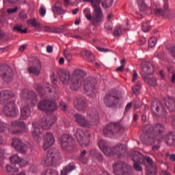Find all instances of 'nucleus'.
<instances>
[{
	"label": "nucleus",
	"mask_w": 175,
	"mask_h": 175,
	"mask_svg": "<svg viewBox=\"0 0 175 175\" xmlns=\"http://www.w3.org/2000/svg\"><path fill=\"white\" fill-rule=\"evenodd\" d=\"M145 159L149 165V167L147 168V172L148 175H157L158 173V168L157 167V164L154 163V161L150 157H146Z\"/></svg>",
	"instance_id": "23"
},
{
	"label": "nucleus",
	"mask_w": 175,
	"mask_h": 175,
	"mask_svg": "<svg viewBox=\"0 0 175 175\" xmlns=\"http://www.w3.org/2000/svg\"><path fill=\"white\" fill-rule=\"evenodd\" d=\"M11 125L12 126H18V128H21L22 131H25L27 129V125L25 122H21L20 120H14L11 122Z\"/></svg>",
	"instance_id": "39"
},
{
	"label": "nucleus",
	"mask_w": 175,
	"mask_h": 175,
	"mask_svg": "<svg viewBox=\"0 0 175 175\" xmlns=\"http://www.w3.org/2000/svg\"><path fill=\"white\" fill-rule=\"evenodd\" d=\"M144 131H150L156 135L157 142H162L165 139L163 133H165V126L162 124L157 123L152 126L151 124H147L145 126Z\"/></svg>",
	"instance_id": "2"
},
{
	"label": "nucleus",
	"mask_w": 175,
	"mask_h": 175,
	"mask_svg": "<svg viewBox=\"0 0 175 175\" xmlns=\"http://www.w3.org/2000/svg\"><path fill=\"white\" fill-rule=\"evenodd\" d=\"M137 3L139 12H146L147 10V5L144 3V0H137Z\"/></svg>",
	"instance_id": "43"
},
{
	"label": "nucleus",
	"mask_w": 175,
	"mask_h": 175,
	"mask_svg": "<svg viewBox=\"0 0 175 175\" xmlns=\"http://www.w3.org/2000/svg\"><path fill=\"white\" fill-rule=\"evenodd\" d=\"M52 10L54 13H57V14L65 13V10L62 9V4L59 1L55 3V5L52 8Z\"/></svg>",
	"instance_id": "37"
},
{
	"label": "nucleus",
	"mask_w": 175,
	"mask_h": 175,
	"mask_svg": "<svg viewBox=\"0 0 175 175\" xmlns=\"http://www.w3.org/2000/svg\"><path fill=\"white\" fill-rule=\"evenodd\" d=\"M57 118L54 115H46L41 118L40 121V126L44 131H49L53 126V124H55Z\"/></svg>",
	"instance_id": "11"
},
{
	"label": "nucleus",
	"mask_w": 175,
	"mask_h": 175,
	"mask_svg": "<svg viewBox=\"0 0 175 175\" xmlns=\"http://www.w3.org/2000/svg\"><path fill=\"white\" fill-rule=\"evenodd\" d=\"M39 12L40 16H41V17H44V16L46 15V8H44V7H41Z\"/></svg>",
	"instance_id": "61"
},
{
	"label": "nucleus",
	"mask_w": 175,
	"mask_h": 175,
	"mask_svg": "<svg viewBox=\"0 0 175 175\" xmlns=\"http://www.w3.org/2000/svg\"><path fill=\"white\" fill-rule=\"evenodd\" d=\"M133 167H134L135 170H136L137 172H142V170H143V167H142V166H140V165H139V163H134Z\"/></svg>",
	"instance_id": "58"
},
{
	"label": "nucleus",
	"mask_w": 175,
	"mask_h": 175,
	"mask_svg": "<svg viewBox=\"0 0 175 175\" xmlns=\"http://www.w3.org/2000/svg\"><path fill=\"white\" fill-rule=\"evenodd\" d=\"M142 29L144 32H148L151 29L150 22L144 23L142 25Z\"/></svg>",
	"instance_id": "48"
},
{
	"label": "nucleus",
	"mask_w": 175,
	"mask_h": 175,
	"mask_svg": "<svg viewBox=\"0 0 175 175\" xmlns=\"http://www.w3.org/2000/svg\"><path fill=\"white\" fill-rule=\"evenodd\" d=\"M6 170L8 173H14L15 170L12 165H7L6 166Z\"/></svg>",
	"instance_id": "63"
},
{
	"label": "nucleus",
	"mask_w": 175,
	"mask_h": 175,
	"mask_svg": "<svg viewBox=\"0 0 175 175\" xmlns=\"http://www.w3.org/2000/svg\"><path fill=\"white\" fill-rule=\"evenodd\" d=\"M82 53L88 57L89 58V61H94L95 57H94V55H92V53L90 51H84L82 52Z\"/></svg>",
	"instance_id": "47"
},
{
	"label": "nucleus",
	"mask_w": 175,
	"mask_h": 175,
	"mask_svg": "<svg viewBox=\"0 0 175 175\" xmlns=\"http://www.w3.org/2000/svg\"><path fill=\"white\" fill-rule=\"evenodd\" d=\"M75 137L80 144V146L87 147V146H90V139L84 138L85 133L81 129H77L75 133Z\"/></svg>",
	"instance_id": "18"
},
{
	"label": "nucleus",
	"mask_w": 175,
	"mask_h": 175,
	"mask_svg": "<svg viewBox=\"0 0 175 175\" xmlns=\"http://www.w3.org/2000/svg\"><path fill=\"white\" fill-rule=\"evenodd\" d=\"M133 75H132V80L131 81L133 83H135V81H136V80H137V77H139V75H137V72H136L135 70H133Z\"/></svg>",
	"instance_id": "59"
},
{
	"label": "nucleus",
	"mask_w": 175,
	"mask_h": 175,
	"mask_svg": "<svg viewBox=\"0 0 175 175\" xmlns=\"http://www.w3.org/2000/svg\"><path fill=\"white\" fill-rule=\"evenodd\" d=\"M164 102L165 104V106L169 109L170 110L175 111V100L174 98H172L170 97H167L164 99Z\"/></svg>",
	"instance_id": "35"
},
{
	"label": "nucleus",
	"mask_w": 175,
	"mask_h": 175,
	"mask_svg": "<svg viewBox=\"0 0 175 175\" xmlns=\"http://www.w3.org/2000/svg\"><path fill=\"white\" fill-rule=\"evenodd\" d=\"M142 75H152L154 73V67L148 62H144L142 64Z\"/></svg>",
	"instance_id": "31"
},
{
	"label": "nucleus",
	"mask_w": 175,
	"mask_h": 175,
	"mask_svg": "<svg viewBox=\"0 0 175 175\" xmlns=\"http://www.w3.org/2000/svg\"><path fill=\"white\" fill-rule=\"evenodd\" d=\"M87 119L90 128L99 124V114H98L96 109H89L87 113Z\"/></svg>",
	"instance_id": "13"
},
{
	"label": "nucleus",
	"mask_w": 175,
	"mask_h": 175,
	"mask_svg": "<svg viewBox=\"0 0 175 175\" xmlns=\"http://www.w3.org/2000/svg\"><path fill=\"white\" fill-rule=\"evenodd\" d=\"M27 70L30 75H34V76H39L40 75V68L31 66L27 68Z\"/></svg>",
	"instance_id": "41"
},
{
	"label": "nucleus",
	"mask_w": 175,
	"mask_h": 175,
	"mask_svg": "<svg viewBox=\"0 0 175 175\" xmlns=\"http://www.w3.org/2000/svg\"><path fill=\"white\" fill-rule=\"evenodd\" d=\"M119 101L120 98L117 96V94L113 92H109L104 97V103L107 107H114Z\"/></svg>",
	"instance_id": "12"
},
{
	"label": "nucleus",
	"mask_w": 175,
	"mask_h": 175,
	"mask_svg": "<svg viewBox=\"0 0 175 175\" xmlns=\"http://www.w3.org/2000/svg\"><path fill=\"white\" fill-rule=\"evenodd\" d=\"M31 116V109L29 106H25L21 108V118L27 120Z\"/></svg>",
	"instance_id": "33"
},
{
	"label": "nucleus",
	"mask_w": 175,
	"mask_h": 175,
	"mask_svg": "<svg viewBox=\"0 0 175 175\" xmlns=\"http://www.w3.org/2000/svg\"><path fill=\"white\" fill-rule=\"evenodd\" d=\"M59 161V154L56 149H50L44 159V166H53Z\"/></svg>",
	"instance_id": "5"
},
{
	"label": "nucleus",
	"mask_w": 175,
	"mask_h": 175,
	"mask_svg": "<svg viewBox=\"0 0 175 175\" xmlns=\"http://www.w3.org/2000/svg\"><path fill=\"white\" fill-rule=\"evenodd\" d=\"M42 31H44V32H51L52 33H56L57 32V29L55 28L48 26H44L42 28Z\"/></svg>",
	"instance_id": "49"
},
{
	"label": "nucleus",
	"mask_w": 175,
	"mask_h": 175,
	"mask_svg": "<svg viewBox=\"0 0 175 175\" xmlns=\"http://www.w3.org/2000/svg\"><path fill=\"white\" fill-rule=\"evenodd\" d=\"M38 110L41 111H45V113H50L51 111H55L57 110V103L49 100H41L38 105Z\"/></svg>",
	"instance_id": "7"
},
{
	"label": "nucleus",
	"mask_w": 175,
	"mask_h": 175,
	"mask_svg": "<svg viewBox=\"0 0 175 175\" xmlns=\"http://www.w3.org/2000/svg\"><path fill=\"white\" fill-rule=\"evenodd\" d=\"M74 120L75 122H77V124L79 125V126H84L85 128H90L88 119L87 120L85 118V116H84V115L77 113L74 115Z\"/></svg>",
	"instance_id": "24"
},
{
	"label": "nucleus",
	"mask_w": 175,
	"mask_h": 175,
	"mask_svg": "<svg viewBox=\"0 0 175 175\" xmlns=\"http://www.w3.org/2000/svg\"><path fill=\"white\" fill-rule=\"evenodd\" d=\"M12 144L16 151L21 152V154H26L27 151H28V146L18 138H14Z\"/></svg>",
	"instance_id": "17"
},
{
	"label": "nucleus",
	"mask_w": 175,
	"mask_h": 175,
	"mask_svg": "<svg viewBox=\"0 0 175 175\" xmlns=\"http://www.w3.org/2000/svg\"><path fill=\"white\" fill-rule=\"evenodd\" d=\"M83 14L89 21L92 20V16L91 15V10L90 8H85L83 10Z\"/></svg>",
	"instance_id": "46"
},
{
	"label": "nucleus",
	"mask_w": 175,
	"mask_h": 175,
	"mask_svg": "<svg viewBox=\"0 0 175 175\" xmlns=\"http://www.w3.org/2000/svg\"><path fill=\"white\" fill-rule=\"evenodd\" d=\"M143 157L144 156L140 152L137 151L132 153V160L137 163H143V161H144Z\"/></svg>",
	"instance_id": "34"
},
{
	"label": "nucleus",
	"mask_w": 175,
	"mask_h": 175,
	"mask_svg": "<svg viewBox=\"0 0 175 175\" xmlns=\"http://www.w3.org/2000/svg\"><path fill=\"white\" fill-rule=\"evenodd\" d=\"M113 0H83V2H90L93 9L99 6L100 5V2L103 8H104V9H107V8H110V6L113 5Z\"/></svg>",
	"instance_id": "19"
},
{
	"label": "nucleus",
	"mask_w": 175,
	"mask_h": 175,
	"mask_svg": "<svg viewBox=\"0 0 175 175\" xmlns=\"http://www.w3.org/2000/svg\"><path fill=\"white\" fill-rule=\"evenodd\" d=\"M64 55L68 62L72 61V53H70V52L68 51L66 49H64Z\"/></svg>",
	"instance_id": "51"
},
{
	"label": "nucleus",
	"mask_w": 175,
	"mask_h": 175,
	"mask_svg": "<svg viewBox=\"0 0 175 175\" xmlns=\"http://www.w3.org/2000/svg\"><path fill=\"white\" fill-rule=\"evenodd\" d=\"M103 12H102V8L100 5L95 7L93 12V17L92 18V23L94 27H100L103 23Z\"/></svg>",
	"instance_id": "6"
},
{
	"label": "nucleus",
	"mask_w": 175,
	"mask_h": 175,
	"mask_svg": "<svg viewBox=\"0 0 175 175\" xmlns=\"http://www.w3.org/2000/svg\"><path fill=\"white\" fill-rule=\"evenodd\" d=\"M86 74L81 69H75L72 74L71 82H70V89L72 91H77L83 84L84 81V78Z\"/></svg>",
	"instance_id": "1"
},
{
	"label": "nucleus",
	"mask_w": 175,
	"mask_h": 175,
	"mask_svg": "<svg viewBox=\"0 0 175 175\" xmlns=\"http://www.w3.org/2000/svg\"><path fill=\"white\" fill-rule=\"evenodd\" d=\"M14 98V93L10 90H3L0 92V105H3L6 100Z\"/></svg>",
	"instance_id": "28"
},
{
	"label": "nucleus",
	"mask_w": 175,
	"mask_h": 175,
	"mask_svg": "<svg viewBox=\"0 0 175 175\" xmlns=\"http://www.w3.org/2000/svg\"><path fill=\"white\" fill-rule=\"evenodd\" d=\"M124 128L120 123H109L103 129V135L105 137H113L114 135L122 131Z\"/></svg>",
	"instance_id": "4"
},
{
	"label": "nucleus",
	"mask_w": 175,
	"mask_h": 175,
	"mask_svg": "<svg viewBox=\"0 0 175 175\" xmlns=\"http://www.w3.org/2000/svg\"><path fill=\"white\" fill-rule=\"evenodd\" d=\"M12 165H18L20 167H24L28 163L27 160L21 159L18 154H14L10 158Z\"/></svg>",
	"instance_id": "27"
},
{
	"label": "nucleus",
	"mask_w": 175,
	"mask_h": 175,
	"mask_svg": "<svg viewBox=\"0 0 175 175\" xmlns=\"http://www.w3.org/2000/svg\"><path fill=\"white\" fill-rule=\"evenodd\" d=\"M28 25H31V27H34V28H39L40 26V23L39 22H36V19H28L27 21Z\"/></svg>",
	"instance_id": "44"
},
{
	"label": "nucleus",
	"mask_w": 175,
	"mask_h": 175,
	"mask_svg": "<svg viewBox=\"0 0 175 175\" xmlns=\"http://www.w3.org/2000/svg\"><path fill=\"white\" fill-rule=\"evenodd\" d=\"M62 148L63 150H70L75 146V141L73 137L68 134H64L59 139Z\"/></svg>",
	"instance_id": "15"
},
{
	"label": "nucleus",
	"mask_w": 175,
	"mask_h": 175,
	"mask_svg": "<svg viewBox=\"0 0 175 175\" xmlns=\"http://www.w3.org/2000/svg\"><path fill=\"white\" fill-rule=\"evenodd\" d=\"M98 144L100 150H101L107 157H110V154H111V148L107 146V142L105 139H101L98 142Z\"/></svg>",
	"instance_id": "29"
},
{
	"label": "nucleus",
	"mask_w": 175,
	"mask_h": 175,
	"mask_svg": "<svg viewBox=\"0 0 175 175\" xmlns=\"http://www.w3.org/2000/svg\"><path fill=\"white\" fill-rule=\"evenodd\" d=\"M8 129V124L5 123H0V133L5 132Z\"/></svg>",
	"instance_id": "60"
},
{
	"label": "nucleus",
	"mask_w": 175,
	"mask_h": 175,
	"mask_svg": "<svg viewBox=\"0 0 175 175\" xmlns=\"http://www.w3.org/2000/svg\"><path fill=\"white\" fill-rule=\"evenodd\" d=\"M87 154V151L86 150H82L81 152L80 156H79V160L83 162V159L84 158V157H85Z\"/></svg>",
	"instance_id": "64"
},
{
	"label": "nucleus",
	"mask_w": 175,
	"mask_h": 175,
	"mask_svg": "<svg viewBox=\"0 0 175 175\" xmlns=\"http://www.w3.org/2000/svg\"><path fill=\"white\" fill-rule=\"evenodd\" d=\"M157 39L155 37H151L149 40H148V46L149 47H151L152 49L154 48L155 46H157Z\"/></svg>",
	"instance_id": "45"
},
{
	"label": "nucleus",
	"mask_w": 175,
	"mask_h": 175,
	"mask_svg": "<svg viewBox=\"0 0 175 175\" xmlns=\"http://www.w3.org/2000/svg\"><path fill=\"white\" fill-rule=\"evenodd\" d=\"M20 96L22 99H31L33 102H38V95L35 92L24 90L21 91Z\"/></svg>",
	"instance_id": "25"
},
{
	"label": "nucleus",
	"mask_w": 175,
	"mask_h": 175,
	"mask_svg": "<svg viewBox=\"0 0 175 175\" xmlns=\"http://www.w3.org/2000/svg\"><path fill=\"white\" fill-rule=\"evenodd\" d=\"M145 134H143L141 137L142 142L144 144L147 146H152L155 144V140H157V135L149 130H144Z\"/></svg>",
	"instance_id": "16"
},
{
	"label": "nucleus",
	"mask_w": 175,
	"mask_h": 175,
	"mask_svg": "<svg viewBox=\"0 0 175 175\" xmlns=\"http://www.w3.org/2000/svg\"><path fill=\"white\" fill-rule=\"evenodd\" d=\"M59 109L63 111H66V110H68V105H66L64 101H62L59 103Z\"/></svg>",
	"instance_id": "54"
},
{
	"label": "nucleus",
	"mask_w": 175,
	"mask_h": 175,
	"mask_svg": "<svg viewBox=\"0 0 175 175\" xmlns=\"http://www.w3.org/2000/svg\"><path fill=\"white\" fill-rule=\"evenodd\" d=\"M165 142L167 144V146H173L174 144L175 135L173 134V132L170 131L167 133L165 136Z\"/></svg>",
	"instance_id": "36"
},
{
	"label": "nucleus",
	"mask_w": 175,
	"mask_h": 175,
	"mask_svg": "<svg viewBox=\"0 0 175 175\" xmlns=\"http://www.w3.org/2000/svg\"><path fill=\"white\" fill-rule=\"evenodd\" d=\"M18 16L21 20H27L28 18V15L25 12H20Z\"/></svg>",
	"instance_id": "62"
},
{
	"label": "nucleus",
	"mask_w": 175,
	"mask_h": 175,
	"mask_svg": "<svg viewBox=\"0 0 175 175\" xmlns=\"http://www.w3.org/2000/svg\"><path fill=\"white\" fill-rule=\"evenodd\" d=\"M12 31H14V32H17L18 33H27L28 29L27 27L23 29V25L16 24L13 27Z\"/></svg>",
	"instance_id": "40"
},
{
	"label": "nucleus",
	"mask_w": 175,
	"mask_h": 175,
	"mask_svg": "<svg viewBox=\"0 0 175 175\" xmlns=\"http://www.w3.org/2000/svg\"><path fill=\"white\" fill-rule=\"evenodd\" d=\"M125 152H126V146L122 144H119L111 148L110 157L111 155H118V157H120V155H122Z\"/></svg>",
	"instance_id": "26"
},
{
	"label": "nucleus",
	"mask_w": 175,
	"mask_h": 175,
	"mask_svg": "<svg viewBox=\"0 0 175 175\" xmlns=\"http://www.w3.org/2000/svg\"><path fill=\"white\" fill-rule=\"evenodd\" d=\"M3 111L10 117H16L18 116V107L16 105V101H10L3 107Z\"/></svg>",
	"instance_id": "9"
},
{
	"label": "nucleus",
	"mask_w": 175,
	"mask_h": 175,
	"mask_svg": "<svg viewBox=\"0 0 175 175\" xmlns=\"http://www.w3.org/2000/svg\"><path fill=\"white\" fill-rule=\"evenodd\" d=\"M59 79L63 84H69L70 81V72L65 69H59L57 72Z\"/></svg>",
	"instance_id": "21"
},
{
	"label": "nucleus",
	"mask_w": 175,
	"mask_h": 175,
	"mask_svg": "<svg viewBox=\"0 0 175 175\" xmlns=\"http://www.w3.org/2000/svg\"><path fill=\"white\" fill-rule=\"evenodd\" d=\"M141 86L142 85L140 83H138L137 85L133 86L132 90L135 95H139V91H140Z\"/></svg>",
	"instance_id": "50"
},
{
	"label": "nucleus",
	"mask_w": 175,
	"mask_h": 175,
	"mask_svg": "<svg viewBox=\"0 0 175 175\" xmlns=\"http://www.w3.org/2000/svg\"><path fill=\"white\" fill-rule=\"evenodd\" d=\"M8 1L12 5L14 3H25V0H8Z\"/></svg>",
	"instance_id": "57"
},
{
	"label": "nucleus",
	"mask_w": 175,
	"mask_h": 175,
	"mask_svg": "<svg viewBox=\"0 0 175 175\" xmlns=\"http://www.w3.org/2000/svg\"><path fill=\"white\" fill-rule=\"evenodd\" d=\"M55 143V138L51 133H46L44 137L43 148L44 150L50 148Z\"/></svg>",
	"instance_id": "22"
},
{
	"label": "nucleus",
	"mask_w": 175,
	"mask_h": 175,
	"mask_svg": "<svg viewBox=\"0 0 175 175\" xmlns=\"http://www.w3.org/2000/svg\"><path fill=\"white\" fill-rule=\"evenodd\" d=\"M83 90L88 96H95L96 95V83L95 79H88L85 81Z\"/></svg>",
	"instance_id": "8"
},
{
	"label": "nucleus",
	"mask_w": 175,
	"mask_h": 175,
	"mask_svg": "<svg viewBox=\"0 0 175 175\" xmlns=\"http://www.w3.org/2000/svg\"><path fill=\"white\" fill-rule=\"evenodd\" d=\"M105 28L107 31H111L113 29V23L110 21H107L105 23Z\"/></svg>",
	"instance_id": "52"
},
{
	"label": "nucleus",
	"mask_w": 175,
	"mask_h": 175,
	"mask_svg": "<svg viewBox=\"0 0 175 175\" xmlns=\"http://www.w3.org/2000/svg\"><path fill=\"white\" fill-rule=\"evenodd\" d=\"M50 87H51V85H50L49 83H46V85H45V88L46 89L44 90L43 89V88H42V85L40 84L35 83L34 85H33L34 89L41 96L44 95V94H46V92L51 93L52 90H51V89H50Z\"/></svg>",
	"instance_id": "30"
},
{
	"label": "nucleus",
	"mask_w": 175,
	"mask_h": 175,
	"mask_svg": "<svg viewBox=\"0 0 175 175\" xmlns=\"http://www.w3.org/2000/svg\"><path fill=\"white\" fill-rule=\"evenodd\" d=\"M122 33V29L121 27H117L113 31V35L114 36H120Z\"/></svg>",
	"instance_id": "55"
},
{
	"label": "nucleus",
	"mask_w": 175,
	"mask_h": 175,
	"mask_svg": "<svg viewBox=\"0 0 175 175\" xmlns=\"http://www.w3.org/2000/svg\"><path fill=\"white\" fill-rule=\"evenodd\" d=\"M44 175H58V172L54 170L49 169L44 173Z\"/></svg>",
	"instance_id": "53"
},
{
	"label": "nucleus",
	"mask_w": 175,
	"mask_h": 175,
	"mask_svg": "<svg viewBox=\"0 0 175 175\" xmlns=\"http://www.w3.org/2000/svg\"><path fill=\"white\" fill-rule=\"evenodd\" d=\"M144 81L148 84V85H151L152 87H155L157 85V78L152 77H145Z\"/></svg>",
	"instance_id": "42"
},
{
	"label": "nucleus",
	"mask_w": 175,
	"mask_h": 175,
	"mask_svg": "<svg viewBox=\"0 0 175 175\" xmlns=\"http://www.w3.org/2000/svg\"><path fill=\"white\" fill-rule=\"evenodd\" d=\"M75 163H70L68 165L66 166L64 169H63L61 172V175H68L70 172L75 170Z\"/></svg>",
	"instance_id": "38"
},
{
	"label": "nucleus",
	"mask_w": 175,
	"mask_h": 175,
	"mask_svg": "<svg viewBox=\"0 0 175 175\" xmlns=\"http://www.w3.org/2000/svg\"><path fill=\"white\" fill-rule=\"evenodd\" d=\"M113 173L116 175H132V167L122 161L116 162L113 165Z\"/></svg>",
	"instance_id": "3"
},
{
	"label": "nucleus",
	"mask_w": 175,
	"mask_h": 175,
	"mask_svg": "<svg viewBox=\"0 0 175 175\" xmlns=\"http://www.w3.org/2000/svg\"><path fill=\"white\" fill-rule=\"evenodd\" d=\"M154 14H157V16H165V11L162 9L157 8L154 10Z\"/></svg>",
	"instance_id": "56"
},
{
	"label": "nucleus",
	"mask_w": 175,
	"mask_h": 175,
	"mask_svg": "<svg viewBox=\"0 0 175 175\" xmlns=\"http://www.w3.org/2000/svg\"><path fill=\"white\" fill-rule=\"evenodd\" d=\"M74 106L79 111H84L88 107L87 99L81 96L77 97L74 100Z\"/></svg>",
	"instance_id": "20"
},
{
	"label": "nucleus",
	"mask_w": 175,
	"mask_h": 175,
	"mask_svg": "<svg viewBox=\"0 0 175 175\" xmlns=\"http://www.w3.org/2000/svg\"><path fill=\"white\" fill-rule=\"evenodd\" d=\"M33 131L31 132L33 137L38 140L40 135H42V131H40V125L36 122L32 123Z\"/></svg>",
	"instance_id": "32"
},
{
	"label": "nucleus",
	"mask_w": 175,
	"mask_h": 175,
	"mask_svg": "<svg viewBox=\"0 0 175 175\" xmlns=\"http://www.w3.org/2000/svg\"><path fill=\"white\" fill-rule=\"evenodd\" d=\"M151 110L153 116L156 117H162L165 118L167 115V111L163 108V105L160 101H156L151 106Z\"/></svg>",
	"instance_id": "10"
},
{
	"label": "nucleus",
	"mask_w": 175,
	"mask_h": 175,
	"mask_svg": "<svg viewBox=\"0 0 175 175\" xmlns=\"http://www.w3.org/2000/svg\"><path fill=\"white\" fill-rule=\"evenodd\" d=\"M0 76L5 83H9L13 79V71L8 65L0 66Z\"/></svg>",
	"instance_id": "14"
}]
</instances>
